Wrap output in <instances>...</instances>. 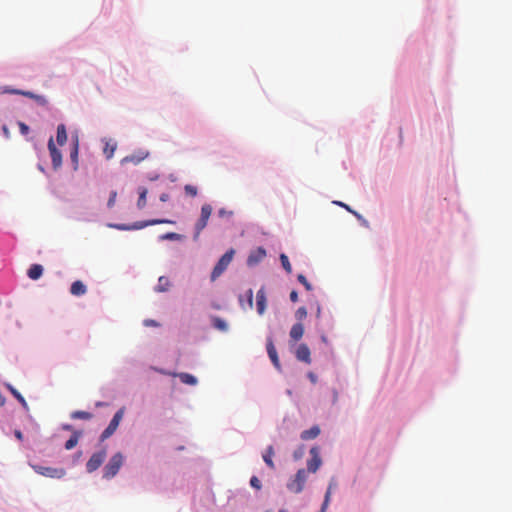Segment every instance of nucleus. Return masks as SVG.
I'll return each instance as SVG.
<instances>
[{"mask_svg":"<svg viewBox=\"0 0 512 512\" xmlns=\"http://www.w3.org/2000/svg\"><path fill=\"white\" fill-rule=\"evenodd\" d=\"M213 208L210 204L205 203L201 207L200 217L196 221L194 226V240H197L201 234V232L204 230V228L207 226L208 220L212 214Z\"/></svg>","mask_w":512,"mask_h":512,"instance_id":"obj_1","label":"nucleus"},{"mask_svg":"<svg viewBox=\"0 0 512 512\" xmlns=\"http://www.w3.org/2000/svg\"><path fill=\"white\" fill-rule=\"evenodd\" d=\"M124 456L118 452L114 454L104 467L103 476L107 479L113 478L123 465Z\"/></svg>","mask_w":512,"mask_h":512,"instance_id":"obj_2","label":"nucleus"},{"mask_svg":"<svg viewBox=\"0 0 512 512\" xmlns=\"http://www.w3.org/2000/svg\"><path fill=\"white\" fill-rule=\"evenodd\" d=\"M234 253V250L230 249L222 255L212 270L211 281H215L227 269L233 259Z\"/></svg>","mask_w":512,"mask_h":512,"instance_id":"obj_3","label":"nucleus"},{"mask_svg":"<svg viewBox=\"0 0 512 512\" xmlns=\"http://www.w3.org/2000/svg\"><path fill=\"white\" fill-rule=\"evenodd\" d=\"M32 468L37 474L48 478L61 479L66 475L64 468L45 467L41 465H32Z\"/></svg>","mask_w":512,"mask_h":512,"instance_id":"obj_4","label":"nucleus"},{"mask_svg":"<svg viewBox=\"0 0 512 512\" xmlns=\"http://www.w3.org/2000/svg\"><path fill=\"white\" fill-rule=\"evenodd\" d=\"M306 481L307 471L305 469H299L295 478L287 484V488L293 493L298 494L303 491Z\"/></svg>","mask_w":512,"mask_h":512,"instance_id":"obj_5","label":"nucleus"},{"mask_svg":"<svg viewBox=\"0 0 512 512\" xmlns=\"http://www.w3.org/2000/svg\"><path fill=\"white\" fill-rule=\"evenodd\" d=\"M123 414H124V409L123 408H121L120 410H118L115 413V415L113 416V418L110 421L109 425L102 432V434L100 436V440L101 441H104V440L108 439L110 436L113 435V433L118 428L120 421L122 420Z\"/></svg>","mask_w":512,"mask_h":512,"instance_id":"obj_6","label":"nucleus"},{"mask_svg":"<svg viewBox=\"0 0 512 512\" xmlns=\"http://www.w3.org/2000/svg\"><path fill=\"white\" fill-rule=\"evenodd\" d=\"M105 458H106V451L104 449L94 453L90 457L88 462L86 463V470L89 473H92V472L96 471L102 465V463L104 462Z\"/></svg>","mask_w":512,"mask_h":512,"instance_id":"obj_7","label":"nucleus"},{"mask_svg":"<svg viewBox=\"0 0 512 512\" xmlns=\"http://www.w3.org/2000/svg\"><path fill=\"white\" fill-rule=\"evenodd\" d=\"M48 150L52 160L53 168L59 169L62 165V154L60 150L56 148L53 137H50L48 141Z\"/></svg>","mask_w":512,"mask_h":512,"instance_id":"obj_8","label":"nucleus"},{"mask_svg":"<svg viewBox=\"0 0 512 512\" xmlns=\"http://www.w3.org/2000/svg\"><path fill=\"white\" fill-rule=\"evenodd\" d=\"M310 455L311 459L307 461V470L311 473H315L322 464L318 447H312L310 449Z\"/></svg>","mask_w":512,"mask_h":512,"instance_id":"obj_9","label":"nucleus"},{"mask_svg":"<svg viewBox=\"0 0 512 512\" xmlns=\"http://www.w3.org/2000/svg\"><path fill=\"white\" fill-rule=\"evenodd\" d=\"M163 223H169V224H172L174 223L173 221L171 220H167V219H152V220H148V221H143V222H137L135 223L133 226L129 227V226H126V225H117L116 227L120 230H128V229H142L146 226H150V225H156V224H163Z\"/></svg>","mask_w":512,"mask_h":512,"instance_id":"obj_10","label":"nucleus"},{"mask_svg":"<svg viewBox=\"0 0 512 512\" xmlns=\"http://www.w3.org/2000/svg\"><path fill=\"white\" fill-rule=\"evenodd\" d=\"M267 298L265 288L261 287L256 294V308L259 315H263L266 310Z\"/></svg>","mask_w":512,"mask_h":512,"instance_id":"obj_11","label":"nucleus"},{"mask_svg":"<svg viewBox=\"0 0 512 512\" xmlns=\"http://www.w3.org/2000/svg\"><path fill=\"white\" fill-rule=\"evenodd\" d=\"M295 355L299 361L305 362L307 364L311 363V352L306 344H300L296 350Z\"/></svg>","mask_w":512,"mask_h":512,"instance_id":"obj_12","label":"nucleus"},{"mask_svg":"<svg viewBox=\"0 0 512 512\" xmlns=\"http://www.w3.org/2000/svg\"><path fill=\"white\" fill-rule=\"evenodd\" d=\"M266 348H267L268 356H269L270 360L272 361L273 365L277 369H280L281 365H280V361L278 358V354H277L276 348L274 346L273 340L271 338L267 339Z\"/></svg>","mask_w":512,"mask_h":512,"instance_id":"obj_13","label":"nucleus"},{"mask_svg":"<svg viewBox=\"0 0 512 512\" xmlns=\"http://www.w3.org/2000/svg\"><path fill=\"white\" fill-rule=\"evenodd\" d=\"M266 256V251L263 247H258L256 250L252 251L248 256L247 263L248 265H255L261 262Z\"/></svg>","mask_w":512,"mask_h":512,"instance_id":"obj_14","label":"nucleus"},{"mask_svg":"<svg viewBox=\"0 0 512 512\" xmlns=\"http://www.w3.org/2000/svg\"><path fill=\"white\" fill-rule=\"evenodd\" d=\"M5 92L11 93V94H16V95H23L28 98L35 99L37 102H39L41 104H44L46 102L45 98L43 96L36 95L30 91H22V90H18V89H6Z\"/></svg>","mask_w":512,"mask_h":512,"instance_id":"obj_15","label":"nucleus"},{"mask_svg":"<svg viewBox=\"0 0 512 512\" xmlns=\"http://www.w3.org/2000/svg\"><path fill=\"white\" fill-rule=\"evenodd\" d=\"M86 291V286L80 280L73 282L70 287V293L74 296H82Z\"/></svg>","mask_w":512,"mask_h":512,"instance_id":"obj_16","label":"nucleus"},{"mask_svg":"<svg viewBox=\"0 0 512 512\" xmlns=\"http://www.w3.org/2000/svg\"><path fill=\"white\" fill-rule=\"evenodd\" d=\"M304 334V326L302 323H295L290 330V337L294 341H298Z\"/></svg>","mask_w":512,"mask_h":512,"instance_id":"obj_17","label":"nucleus"},{"mask_svg":"<svg viewBox=\"0 0 512 512\" xmlns=\"http://www.w3.org/2000/svg\"><path fill=\"white\" fill-rule=\"evenodd\" d=\"M274 454H275V452H274L273 446H268L267 449L265 450V452L262 455L264 462L272 470L275 469V464H274L273 459H272Z\"/></svg>","mask_w":512,"mask_h":512,"instance_id":"obj_18","label":"nucleus"},{"mask_svg":"<svg viewBox=\"0 0 512 512\" xmlns=\"http://www.w3.org/2000/svg\"><path fill=\"white\" fill-rule=\"evenodd\" d=\"M43 274V267L40 264H33L28 269L27 275L32 280L39 279Z\"/></svg>","mask_w":512,"mask_h":512,"instance_id":"obj_19","label":"nucleus"},{"mask_svg":"<svg viewBox=\"0 0 512 512\" xmlns=\"http://www.w3.org/2000/svg\"><path fill=\"white\" fill-rule=\"evenodd\" d=\"M320 434V428L317 425L312 426L310 429L304 430L301 433L302 440L315 439Z\"/></svg>","mask_w":512,"mask_h":512,"instance_id":"obj_20","label":"nucleus"},{"mask_svg":"<svg viewBox=\"0 0 512 512\" xmlns=\"http://www.w3.org/2000/svg\"><path fill=\"white\" fill-rule=\"evenodd\" d=\"M6 388L10 391V393L19 401V403L21 404V406L26 410L28 411L29 410V406L26 402V400L24 399V397L18 392L17 389H15L11 384H6Z\"/></svg>","mask_w":512,"mask_h":512,"instance_id":"obj_21","label":"nucleus"},{"mask_svg":"<svg viewBox=\"0 0 512 512\" xmlns=\"http://www.w3.org/2000/svg\"><path fill=\"white\" fill-rule=\"evenodd\" d=\"M56 141L60 146H63L67 141L66 126L64 124L57 126Z\"/></svg>","mask_w":512,"mask_h":512,"instance_id":"obj_22","label":"nucleus"},{"mask_svg":"<svg viewBox=\"0 0 512 512\" xmlns=\"http://www.w3.org/2000/svg\"><path fill=\"white\" fill-rule=\"evenodd\" d=\"M80 436H81L80 431H74L72 436L66 441L65 449H67V450L73 449L78 444Z\"/></svg>","mask_w":512,"mask_h":512,"instance_id":"obj_23","label":"nucleus"},{"mask_svg":"<svg viewBox=\"0 0 512 512\" xmlns=\"http://www.w3.org/2000/svg\"><path fill=\"white\" fill-rule=\"evenodd\" d=\"M78 150H79V142H78V138L76 137L74 139L73 148L70 152V157H71L72 162L74 163L75 170L77 169V166H78Z\"/></svg>","mask_w":512,"mask_h":512,"instance_id":"obj_24","label":"nucleus"},{"mask_svg":"<svg viewBox=\"0 0 512 512\" xmlns=\"http://www.w3.org/2000/svg\"><path fill=\"white\" fill-rule=\"evenodd\" d=\"M182 383L188 384V385H196L197 379L193 375L189 373H179L176 375Z\"/></svg>","mask_w":512,"mask_h":512,"instance_id":"obj_25","label":"nucleus"},{"mask_svg":"<svg viewBox=\"0 0 512 512\" xmlns=\"http://www.w3.org/2000/svg\"><path fill=\"white\" fill-rule=\"evenodd\" d=\"M169 286H170L169 279L167 277L161 276L158 279V284H157L155 290L158 292H164V291L168 290Z\"/></svg>","mask_w":512,"mask_h":512,"instance_id":"obj_26","label":"nucleus"},{"mask_svg":"<svg viewBox=\"0 0 512 512\" xmlns=\"http://www.w3.org/2000/svg\"><path fill=\"white\" fill-rule=\"evenodd\" d=\"M116 148L117 144L115 142H106L103 152L107 159H111L113 157Z\"/></svg>","mask_w":512,"mask_h":512,"instance_id":"obj_27","label":"nucleus"},{"mask_svg":"<svg viewBox=\"0 0 512 512\" xmlns=\"http://www.w3.org/2000/svg\"><path fill=\"white\" fill-rule=\"evenodd\" d=\"M212 323H213L214 328H216V329H218L220 331L225 332V331L228 330L227 323L223 319H221L219 317H213L212 318Z\"/></svg>","mask_w":512,"mask_h":512,"instance_id":"obj_28","label":"nucleus"},{"mask_svg":"<svg viewBox=\"0 0 512 512\" xmlns=\"http://www.w3.org/2000/svg\"><path fill=\"white\" fill-rule=\"evenodd\" d=\"M146 196H147V189L146 188H140L139 189V198L137 201V207L139 209H143L146 205Z\"/></svg>","mask_w":512,"mask_h":512,"instance_id":"obj_29","label":"nucleus"},{"mask_svg":"<svg viewBox=\"0 0 512 512\" xmlns=\"http://www.w3.org/2000/svg\"><path fill=\"white\" fill-rule=\"evenodd\" d=\"M93 417V415L90 412L86 411H74L71 414L72 419H82V420H90Z\"/></svg>","mask_w":512,"mask_h":512,"instance_id":"obj_30","label":"nucleus"},{"mask_svg":"<svg viewBox=\"0 0 512 512\" xmlns=\"http://www.w3.org/2000/svg\"><path fill=\"white\" fill-rule=\"evenodd\" d=\"M144 158H145V156L129 155V156L124 157L122 159L121 163L122 164H125V163L139 164Z\"/></svg>","mask_w":512,"mask_h":512,"instance_id":"obj_31","label":"nucleus"},{"mask_svg":"<svg viewBox=\"0 0 512 512\" xmlns=\"http://www.w3.org/2000/svg\"><path fill=\"white\" fill-rule=\"evenodd\" d=\"M280 261H281V264H282V267L284 268V270L287 272V273H291L292 272V266L290 264V261L287 257V255L285 254H281L280 255Z\"/></svg>","mask_w":512,"mask_h":512,"instance_id":"obj_32","label":"nucleus"},{"mask_svg":"<svg viewBox=\"0 0 512 512\" xmlns=\"http://www.w3.org/2000/svg\"><path fill=\"white\" fill-rule=\"evenodd\" d=\"M307 317V309L305 307H299L295 312V318L298 321L297 323H301Z\"/></svg>","mask_w":512,"mask_h":512,"instance_id":"obj_33","label":"nucleus"},{"mask_svg":"<svg viewBox=\"0 0 512 512\" xmlns=\"http://www.w3.org/2000/svg\"><path fill=\"white\" fill-rule=\"evenodd\" d=\"M183 236L175 232H168L161 236V239L165 240H181Z\"/></svg>","mask_w":512,"mask_h":512,"instance_id":"obj_34","label":"nucleus"},{"mask_svg":"<svg viewBox=\"0 0 512 512\" xmlns=\"http://www.w3.org/2000/svg\"><path fill=\"white\" fill-rule=\"evenodd\" d=\"M184 190H185V193H186L188 196H191V197H195V196H197L198 189H197V187H196V186H193V185L187 184V185H185Z\"/></svg>","mask_w":512,"mask_h":512,"instance_id":"obj_35","label":"nucleus"},{"mask_svg":"<svg viewBox=\"0 0 512 512\" xmlns=\"http://www.w3.org/2000/svg\"><path fill=\"white\" fill-rule=\"evenodd\" d=\"M297 280L305 287L307 291L312 290V285L308 282L307 278L303 274L297 276Z\"/></svg>","mask_w":512,"mask_h":512,"instance_id":"obj_36","label":"nucleus"},{"mask_svg":"<svg viewBox=\"0 0 512 512\" xmlns=\"http://www.w3.org/2000/svg\"><path fill=\"white\" fill-rule=\"evenodd\" d=\"M330 504V491H326L324 501L322 503L321 509L318 512H326L328 506Z\"/></svg>","mask_w":512,"mask_h":512,"instance_id":"obj_37","label":"nucleus"},{"mask_svg":"<svg viewBox=\"0 0 512 512\" xmlns=\"http://www.w3.org/2000/svg\"><path fill=\"white\" fill-rule=\"evenodd\" d=\"M218 216L221 218H230L233 216V211L221 208L218 210Z\"/></svg>","mask_w":512,"mask_h":512,"instance_id":"obj_38","label":"nucleus"},{"mask_svg":"<svg viewBox=\"0 0 512 512\" xmlns=\"http://www.w3.org/2000/svg\"><path fill=\"white\" fill-rule=\"evenodd\" d=\"M250 485L257 490H260L262 487L260 480L256 476L251 477Z\"/></svg>","mask_w":512,"mask_h":512,"instance_id":"obj_39","label":"nucleus"},{"mask_svg":"<svg viewBox=\"0 0 512 512\" xmlns=\"http://www.w3.org/2000/svg\"><path fill=\"white\" fill-rule=\"evenodd\" d=\"M116 197H117V192L116 191H112L110 193V197H109L108 202H107V206L109 208H112L114 206L115 201H116Z\"/></svg>","mask_w":512,"mask_h":512,"instance_id":"obj_40","label":"nucleus"},{"mask_svg":"<svg viewBox=\"0 0 512 512\" xmlns=\"http://www.w3.org/2000/svg\"><path fill=\"white\" fill-rule=\"evenodd\" d=\"M246 294H247L248 305L250 308H252V306H253V290L249 289Z\"/></svg>","mask_w":512,"mask_h":512,"instance_id":"obj_41","label":"nucleus"},{"mask_svg":"<svg viewBox=\"0 0 512 512\" xmlns=\"http://www.w3.org/2000/svg\"><path fill=\"white\" fill-rule=\"evenodd\" d=\"M303 454H304V448L302 446L294 452V454H293L294 459L298 460V459L302 458Z\"/></svg>","mask_w":512,"mask_h":512,"instance_id":"obj_42","label":"nucleus"},{"mask_svg":"<svg viewBox=\"0 0 512 512\" xmlns=\"http://www.w3.org/2000/svg\"><path fill=\"white\" fill-rule=\"evenodd\" d=\"M337 486V483L334 479H332L328 485L327 491H330V496L332 495V490Z\"/></svg>","mask_w":512,"mask_h":512,"instance_id":"obj_43","label":"nucleus"},{"mask_svg":"<svg viewBox=\"0 0 512 512\" xmlns=\"http://www.w3.org/2000/svg\"><path fill=\"white\" fill-rule=\"evenodd\" d=\"M19 126H20V131H21L22 134H27L28 133L29 127L26 124L20 123Z\"/></svg>","mask_w":512,"mask_h":512,"instance_id":"obj_44","label":"nucleus"},{"mask_svg":"<svg viewBox=\"0 0 512 512\" xmlns=\"http://www.w3.org/2000/svg\"><path fill=\"white\" fill-rule=\"evenodd\" d=\"M290 300L292 302H297L298 301V293L293 290L291 293H290Z\"/></svg>","mask_w":512,"mask_h":512,"instance_id":"obj_45","label":"nucleus"},{"mask_svg":"<svg viewBox=\"0 0 512 512\" xmlns=\"http://www.w3.org/2000/svg\"><path fill=\"white\" fill-rule=\"evenodd\" d=\"M144 324L145 326H158V323L155 320L151 319L145 320Z\"/></svg>","mask_w":512,"mask_h":512,"instance_id":"obj_46","label":"nucleus"},{"mask_svg":"<svg viewBox=\"0 0 512 512\" xmlns=\"http://www.w3.org/2000/svg\"><path fill=\"white\" fill-rule=\"evenodd\" d=\"M307 376L313 384L317 382V376L313 372H309Z\"/></svg>","mask_w":512,"mask_h":512,"instance_id":"obj_47","label":"nucleus"},{"mask_svg":"<svg viewBox=\"0 0 512 512\" xmlns=\"http://www.w3.org/2000/svg\"><path fill=\"white\" fill-rule=\"evenodd\" d=\"M14 435L18 440H23V434L20 430H15Z\"/></svg>","mask_w":512,"mask_h":512,"instance_id":"obj_48","label":"nucleus"},{"mask_svg":"<svg viewBox=\"0 0 512 512\" xmlns=\"http://www.w3.org/2000/svg\"><path fill=\"white\" fill-rule=\"evenodd\" d=\"M169 200V195L167 193H163L160 195V201L161 202H166Z\"/></svg>","mask_w":512,"mask_h":512,"instance_id":"obj_49","label":"nucleus"},{"mask_svg":"<svg viewBox=\"0 0 512 512\" xmlns=\"http://www.w3.org/2000/svg\"><path fill=\"white\" fill-rule=\"evenodd\" d=\"M320 316H321V307L318 305L317 311H316V317L320 318Z\"/></svg>","mask_w":512,"mask_h":512,"instance_id":"obj_50","label":"nucleus"},{"mask_svg":"<svg viewBox=\"0 0 512 512\" xmlns=\"http://www.w3.org/2000/svg\"><path fill=\"white\" fill-rule=\"evenodd\" d=\"M344 208H345L346 210H348V211H350V212H352L353 214H355V215H357V216H358V214H357L356 212L352 211V210L349 208V206H347L346 204H345Z\"/></svg>","mask_w":512,"mask_h":512,"instance_id":"obj_51","label":"nucleus"},{"mask_svg":"<svg viewBox=\"0 0 512 512\" xmlns=\"http://www.w3.org/2000/svg\"><path fill=\"white\" fill-rule=\"evenodd\" d=\"M336 204H337V205H339V206H341V207H344V206H345V204H344V203H342V202H336Z\"/></svg>","mask_w":512,"mask_h":512,"instance_id":"obj_52","label":"nucleus"},{"mask_svg":"<svg viewBox=\"0 0 512 512\" xmlns=\"http://www.w3.org/2000/svg\"><path fill=\"white\" fill-rule=\"evenodd\" d=\"M64 429H66V430H70V429H71V426H70V425H65V426H64Z\"/></svg>","mask_w":512,"mask_h":512,"instance_id":"obj_53","label":"nucleus"},{"mask_svg":"<svg viewBox=\"0 0 512 512\" xmlns=\"http://www.w3.org/2000/svg\"><path fill=\"white\" fill-rule=\"evenodd\" d=\"M102 405H103V403H102V402H98V403H97V406H102Z\"/></svg>","mask_w":512,"mask_h":512,"instance_id":"obj_54","label":"nucleus"},{"mask_svg":"<svg viewBox=\"0 0 512 512\" xmlns=\"http://www.w3.org/2000/svg\"><path fill=\"white\" fill-rule=\"evenodd\" d=\"M279 512H286L285 510H280Z\"/></svg>","mask_w":512,"mask_h":512,"instance_id":"obj_55","label":"nucleus"}]
</instances>
